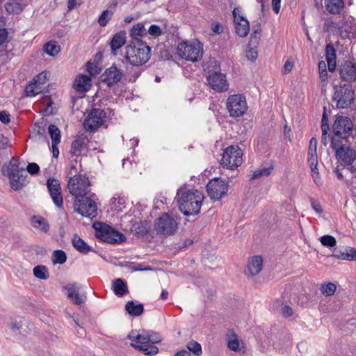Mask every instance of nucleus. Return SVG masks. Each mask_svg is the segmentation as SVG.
<instances>
[{"mask_svg":"<svg viewBox=\"0 0 356 356\" xmlns=\"http://www.w3.org/2000/svg\"><path fill=\"white\" fill-rule=\"evenodd\" d=\"M177 196L179 209L184 215L188 216L199 213L204 200L202 192L180 188L177 191Z\"/></svg>","mask_w":356,"mask_h":356,"instance_id":"1","label":"nucleus"},{"mask_svg":"<svg viewBox=\"0 0 356 356\" xmlns=\"http://www.w3.org/2000/svg\"><path fill=\"white\" fill-rule=\"evenodd\" d=\"M134 343L131 346L141 350L147 355H154L159 352V348L153 345L161 341V336L154 332L143 331L141 334L134 335L133 333L129 334Z\"/></svg>","mask_w":356,"mask_h":356,"instance_id":"2","label":"nucleus"},{"mask_svg":"<svg viewBox=\"0 0 356 356\" xmlns=\"http://www.w3.org/2000/svg\"><path fill=\"white\" fill-rule=\"evenodd\" d=\"M125 49V59L132 65H143L150 58V48L140 40L132 42Z\"/></svg>","mask_w":356,"mask_h":356,"instance_id":"3","label":"nucleus"},{"mask_svg":"<svg viewBox=\"0 0 356 356\" xmlns=\"http://www.w3.org/2000/svg\"><path fill=\"white\" fill-rule=\"evenodd\" d=\"M1 170L8 177L10 186L14 190H18L26 184V172L24 167H19L17 160L13 159L6 167L3 166Z\"/></svg>","mask_w":356,"mask_h":356,"instance_id":"4","label":"nucleus"},{"mask_svg":"<svg viewBox=\"0 0 356 356\" xmlns=\"http://www.w3.org/2000/svg\"><path fill=\"white\" fill-rule=\"evenodd\" d=\"M355 94L349 84L336 86L334 87L332 101L337 108H349L355 100Z\"/></svg>","mask_w":356,"mask_h":356,"instance_id":"5","label":"nucleus"},{"mask_svg":"<svg viewBox=\"0 0 356 356\" xmlns=\"http://www.w3.org/2000/svg\"><path fill=\"white\" fill-rule=\"evenodd\" d=\"M177 55L186 60L197 62L203 54V47L200 42H184L178 44Z\"/></svg>","mask_w":356,"mask_h":356,"instance_id":"6","label":"nucleus"},{"mask_svg":"<svg viewBox=\"0 0 356 356\" xmlns=\"http://www.w3.org/2000/svg\"><path fill=\"white\" fill-rule=\"evenodd\" d=\"M93 227L95 229V236L102 241L117 244L125 240L122 233L106 224L97 222L93 224Z\"/></svg>","mask_w":356,"mask_h":356,"instance_id":"7","label":"nucleus"},{"mask_svg":"<svg viewBox=\"0 0 356 356\" xmlns=\"http://www.w3.org/2000/svg\"><path fill=\"white\" fill-rule=\"evenodd\" d=\"M243 153L237 145H230L223 152L220 164L227 169L234 170L243 163Z\"/></svg>","mask_w":356,"mask_h":356,"instance_id":"8","label":"nucleus"},{"mask_svg":"<svg viewBox=\"0 0 356 356\" xmlns=\"http://www.w3.org/2000/svg\"><path fill=\"white\" fill-rule=\"evenodd\" d=\"M331 147L336 152L337 159L343 165H351L356 159L355 150L336 138H332Z\"/></svg>","mask_w":356,"mask_h":356,"instance_id":"9","label":"nucleus"},{"mask_svg":"<svg viewBox=\"0 0 356 356\" xmlns=\"http://www.w3.org/2000/svg\"><path fill=\"white\" fill-rule=\"evenodd\" d=\"M353 122L348 117L337 116L332 125L334 133L332 138H337L338 141L342 140L347 142L348 137L353 131Z\"/></svg>","mask_w":356,"mask_h":356,"instance_id":"10","label":"nucleus"},{"mask_svg":"<svg viewBox=\"0 0 356 356\" xmlns=\"http://www.w3.org/2000/svg\"><path fill=\"white\" fill-rule=\"evenodd\" d=\"M90 183L88 177L85 176L74 175L68 182L70 193L76 198L84 197L90 191Z\"/></svg>","mask_w":356,"mask_h":356,"instance_id":"11","label":"nucleus"},{"mask_svg":"<svg viewBox=\"0 0 356 356\" xmlns=\"http://www.w3.org/2000/svg\"><path fill=\"white\" fill-rule=\"evenodd\" d=\"M227 109L231 117H241L248 109L245 97L241 94L230 95L226 102Z\"/></svg>","mask_w":356,"mask_h":356,"instance_id":"12","label":"nucleus"},{"mask_svg":"<svg viewBox=\"0 0 356 356\" xmlns=\"http://www.w3.org/2000/svg\"><path fill=\"white\" fill-rule=\"evenodd\" d=\"M74 211L87 218H94L97 216V205L88 197L76 198L73 203Z\"/></svg>","mask_w":356,"mask_h":356,"instance_id":"13","label":"nucleus"},{"mask_svg":"<svg viewBox=\"0 0 356 356\" xmlns=\"http://www.w3.org/2000/svg\"><path fill=\"white\" fill-rule=\"evenodd\" d=\"M154 227L157 233L164 236H170L177 231L178 223L172 216L164 213L156 219Z\"/></svg>","mask_w":356,"mask_h":356,"instance_id":"14","label":"nucleus"},{"mask_svg":"<svg viewBox=\"0 0 356 356\" xmlns=\"http://www.w3.org/2000/svg\"><path fill=\"white\" fill-rule=\"evenodd\" d=\"M106 119V115L104 110L93 108L84 120L83 127L87 131H95L104 124Z\"/></svg>","mask_w":356,"mask_h":356,"instance_id":"15","label":"nucleus"},{"mask_svg":"<svg viewBox=\"0 0 356 356\" xmlns=\"http://www.w3.org/2000/svg\"><path fill=\"white\" fill-rule=\"evenodd\" d=\"M228 190L227 183L220 178H215L209 181L207 185V191L211 199L220 200Z\"/></svg>","mask_w":356,"mask_h":356,"instance_id":"16","label":"nucleus"},{"mask_svg":"<svg viewBox=\"0 0 356 356\" xmlns=\"http://www.w3.org/2000/svg\"><path fill=\"white\" fill-rule=\"evenodd\" d=\"M123 76V70L118 69L115 65H112L104 72L100 79L102 83L111 88L119 83Z\"/></svg>","mask_w":356,"mask_h":356,"instance_id":"17","label":"nucleus"},{"mask_svg":"<svg viewBox=\"0 0 356 356\" xmlns=\"http://www.w3.org/2000/svg\"><path fill=\"white\" fill-rule=\"evenodd\" d=\"M207 81L210 87L216 92H222L228 90V81L225 75L221 72H209Z\"/></svg>","mask_w":356,"mask_h":356,"instance_id":"18","label":"nucleus"},{"mask_svg":"<svg viewBox=\"0 0 356 356\" xmlns=\"http://www.w3.org/2000/svg\"><path fill=\"white\" fill-rule=\"evenodd\" d=\"M47 186L54 203L58 208H62L63 200L61 195L60 181L54 178H49L47 181Z\"/></svg>","mask_w":356,"mask_h":356,"instance_id":"19","label":"nucleus"},{"mask_svg":"<svg viewBox=\"0 0 356 356\" xmlns=\"http://www.w3.org/2000/svg\"><path fill=\"white\" fill-rule=\"evenodd\" d=\"M339 74L341 80L351 82L356 79V67L349 60L345 61L340 65Z\"/></svg>","mask_w":356,"mask_h":356,"instance_id":"20","label":"nucleus"},{"mask_svg":"<svg viewBox=\"0 0 356 356\" xmlns=\"http://www.w3.org/2000/svg\"><path fill=\"white\" fill-rule=\"evenodd\" d=\"M80 287L76 283L68 284L63 286V290L67 291V298L70 299L74 304L81 305L86 300V296L85 295H80L79 291Z\"/></svg>","mask_w":356,"mask_h":356,"instance_id":"21","label":"nucleus"},{"mask_svg":"<svg viewBox=\"0 0 356 356\" xmlns=\"http://www.w3.org/2000/svg\"><path fill=\"white\" fill-rule=\"evenodd\" d=\"M234 19L236 23V33L241 37H245L250 30L248 21L243 16L236 17V11L234 12Z\"/></svg>","mask_w":356,"mask_h":356,"instance_id":"22","label":"nucleus"},{"mask_svg":"<svg viewBox=\"0 0 356 356\" xmlns=\"http://www.w3.org/2000/svg\"><path fill=\"white\" fill-rule=\"evenodd\" d=\"M91 86V79L83 74L78 75L74 81V88L77 92H86Z\"/></svg>","mask_w":356,"mask_h":356,"instance_id":"23","label":"nucleus"},{"mask_svg":"<svg viewBox=\"0 0 356 356\" xmlns=\"http://www.w3.org/2000/svg\"><path fill=\"white\" fill-rule=\"evenodd\" d=\"M333 256L342 260L356 261V250L349 247L337 249Z\"/></svg>","mask_w":356,"mask_h":356,"instance_id":"24","label":"nucleus"},{"mask_svg":"<svg viewBox=\"0 0 356 356\" xmlns=\"http://www.w3.org/2000/svg\"><path fill=\"white\" fill-rule=\"evenodd\" d=\"M126 42V33L120 31L116 33L110 42V47L114 55L115 51L124 45Z\"/></svg>","mask_w":356,"mask_h":356,"instance_id":"25","label":"nucleus"},{"mask_svg":"<svg viewBox=\"0 0 356 356\" xmlns=\"http://www.w3.org/2000/svg\"><path fill=\"white\" fill-rule=\"evenodd\" d=\"M87 140L86 136L83 134L78 136L72 144L70 154L76 156H79Z\"/></svg>","mask_w":356,"mask_h":356,"instance_id":"26","label":"nucleus"},{"mask_svg":"<svg viewBox=\"0 0 356 356\" xmlns=\"http://www.w3.org/2000/svg\"><path fill=\"white\" fill-rule=\"evenodd\" d=\"M344 6L343 0H325V8L330 14H339Z\"/></svg>","mask_w":356,"mask_h":356,"instance_id":"27","label":"nucleus"},{"mask_svg":"<svg viewBox=\"0 0 356 356\" xmlns=\"http://www.w3.org/2000/svg\"><path fill=\"white\" fill-rule=\"evenodd\" d=\"M356 29L353 23L345 18H343L341 20H339V35L341 38H348L349 37L350 33H352L353 30Z\"/></svg>","mask_w":356,"mask_h":356,"instance_id":"28","label":"nucleus"},{"mask_svg":"<svg viewBox=\"0 0 356 356\" xmlns=\"http://www.w3.org/2000/svg\"><path fill=\"white\" fill-rule=\"evenodd\" d=\"M112 287L115 294L118 296H122L129 292L127 283L121 278L114 280Z\"/></svg>","mask_w":356,"mask_h":356,"instance_id":"29","label":"nucleus"},{"mask_svg":"<svg viewBox=\"0 0 356 356\" xmlns=\"http://www.w3.org/2000/svg\"><path fill=\"white\" fill-rule=\"evenodd\" d=\"M125 309L132 316H139L144 312V307L142 303L136 305L134 301H128L125 305Z\"/></svg>","mask_w":356,"mask_h":356,"instance_id":"30","label":"nucleus"},{"mask_svg":"<svg viewBox=\"0 0 356 356\" xmlns=\"http://www.w3.org/2000/svg\"><path fill=\"white\" fill-rule=\"evenodd\" d=\"M31 225L35 229L41 230L43 232H47L49 229V225L47 220L41 216H34L31 218Z\"/></svg>","mask_w":356,"mask_h":356,"instance_id":"31","label":"nucleus"},{"mask_svg":"<svg viewBox=\"0 0 356 356\" xmlns=\"http://www.w3.org/2000/svg\"><path fill=\"white\" fill-rule=\"evenodd\" d=\"M72 241L73 246L76 248V250L81 253H88L92 249L78 235L74 236Z\"/></svg>","mask_w":356,"mask_h":356,"instance_id":"32","label":"nucleus"},{"mask_svg":"<svg viewBox=\"0 0 356 356\" xmlns=\"http://www.w3.org/2000/svg\"><path fill=\"white\" fill-rule=\"evenodd\" d=\"M227 346L228 348L235 352L240 351V341L237 335L233 330H229L227 334Z\"/></svg>","mask_w":356,"mask_h":356,"instance_id":"33","label":"nucleus"},{"mask_svg":"<svg viewBox=\"0 0 356 356\" xmlns=\"http://www.w3.org/2000/svg\"><path fill=\"white\" fill-rule=\"evenodd\" d=\"M44 87L40 83L35 82L33 80V82L30 83L25 88V92L29 97H33L36 95H38L42 92Z\"/></svg>","mask_w":356,"mask_h":356,"instance_id":"34","label":"nucleus"},{"mask_svg":"<svg viewBox=\"0 0 356 356\" xmlns=\"http://www.w3.org/2000/svg\"><path fill=\"white\" fill-rule=\"evenodd\" d=\"M5 8L8 13H19L24 7L17 0H10L6 3Z\"/></svg>","mask_w":356,"mask_h":356,"instance_id":"35","label":"nucleus"},{"mask_svg":"<svg viewBox=\"0 0 356 356\" xmlns=\"http://www.w3.org/2000/svg\"><path fill=\"white\" fill-rule=\"evenodd\" d=\"M323 30L336 34L339 33V21L334 22L331 19L325 20L323 24Z\"/></svg>","mask_w":356,"mask_h":356,"instance_id":"36","label":"nucleus"},{"mask_svg":"<svg viewBox=\"0 0 356 356\" xmlns=\"http://www.w3.org/2000/svg\"><path fill=\"white\" fill-rule=\"evenodd\" d=\"M60 48L56 42H49L44 46V51L49 56H54L58 54Z\"/></svg>","mask_w":356,"mask_h":356,"instance_id":"37","label":"nucleus"},{"mask_svg":"<svg viewBox=\"0 0 356 356\" xmlns=\"http://www.w3.org/2000/svg\"><path fill=\"white\" fill-rule=\"evenodd\" d=\"M67 259L66 254L64 251L61 250H55L53 252L51 261L53 264L56 265H62L63 264Z\"/></svg>","mask_w":356,"mask_h":356,"instance_id":"38","label":"nucleus"},{"mask_svg":"<svg viewBox=\"0 0 356 356\" xmlns=\"http://www.w3.org/2000/svg\"><path fill=\"white\" fill-rule=\"evenodd\" d=\"M273 170V167L270 165L268 167H264L254 170L250 179H257L262 177H268L270 175Z\"/></svg>","mask_w":356,"mask_h":356,"instance_id":"39","label":"nucleus"},{"mask_svg":"<svg viewBox=\"0 0 356 356\" xmlns=\"http://www.w3.org/2000/svg\"><path fill=\"white\" fill-rule=\"evenodd\" d=\"M146 29L143 23L139 22L133 26L130 31V35L133 38L143 36L146 34Z\"/></svg>","mask_w":356,"mask_h":356,"instance_id":"40","label":"nucleus"},{"mask_svg":"<svg viewBox=\"0 0 356 356\" xmlns=\"http://www.w3.org/2000/svg\"><path fill=\"white\" fill-rule=\"evenodd\" d=\"M48 131L51 138V143H60V132L56 125L50 124L48 127Z\"/></svg>","mask_w":356,"mask_h":356,"instance_id":"41","label":"nucleus"},{"mask_svg":"<svg viewBox=\"0 0 356 356\" xmlns=\"http://www.w3.org/2000/svg\"><path fill=\"white\" fill-rule=\"evenodd\" d=\"M337 289V286L332 282H325L321 284L320 290L325 296H332Z\"/></svg>","mask_w":356,"mask_h":356,"instance_id":"42","label":"nucleus"},{"mask_svg":"<svg viewBox=\"0 0 356 356\" xmlns=\"http://www.w3.org/2000/svg\"><path fill=\"white\" fill-rule=\"evenodd\" d=\"M186 348L189 350L188 352H192L196 356H200L202 353L201 345L195 341L192 340L189 341L186 345Z\"/></svg>","mask_w":356,"mask_h":356,"instance_id":"43","label":"nucleus"},{"mask_svg":"<svg viewBox=\"0 0 356 356\" xmlns=\"http://www.w3.org/2000/svg\"><path fill=\"white\" fill-rule=\"evenodd\" d=\"M320 241L323 245L325 247H334L336 245L337 241L334 237L330 235H325L321 237Z\"/></svg>","mask_w":356,"mask_h":356,"instance_id":"44","label":"nucleus"},{"mask_svg":"<svg viewBox=\"0 0 356 356\" xmlns=\"http://www.w3.org/2000/svg\"><path fill=\"white\" fill-rule=\"evenodd\" d=\"M263 265V259L259 255H255L250 257L248 261L247 267H261Z\"/></svg>","mask_w":356,"mask_h":356,"instance_id":"45","label":"nucleus"},{"mask_svg":"<svg viewBox=\"0 0 356 356\" xmlns=\"http://www.w3.org/2000/svg\"><path fill=\"white\" fill-rule=\"evenodd\" d=\"M113 13L111 10H104L99 17L98 22L101 26H105L108 21L111 18Z\"/></svg>","mask_w":356,"mask_h":356,"instance_id":"46","label":"nucleus"},{"mask_svg":"<svg viewBox=\"0 0 356 356\" xmlns=\"http://www.w3.org/2000/svg\"><path fill=\"white\" fill-rule=\"evenodd\" d=\"M261 32V29L259 26H257L255 29L253 30L252 33L250 35V45H253L254 47H256L258 45L259 42V35Z\"/></svg>","mask_w":356,"mask_h":356,"instance_id":"47","label":"nucleus"},{"mask_svg":"<svg viewBox=\"0 0 356 356\" xmlns=\"http://www.w3.org/2000/svg\"><path fill=\"white\" fill-rule=\"evenodd\" d=\"M257 47H254L253 45H250V41H249L248 47H247V51H246V57L248 59L251 60H254L257 58Z\"/></svg>","mask_w":356,"mask_h":356,"instance_id":"48","label":"nucleus"},{"mask_svg":"<svg viewBox=\"0 0 356 356\" xmlns=\"http://www.w3.org/2000/svg\"><path fill=\"white\" fill-rule=\"evenodd\" d=\"M33 275L40 280H47L49 276L47 268H33Z\"/></svg>","mask_w":356,"mask_h":356,"instance_id":"49","label":"nucleus"},{"mask_svg":"<svg viewBox=\"0 0 356 356\" xmlns=\"http://www.w3.org/2000/svg\"><path fill=\"white\" fill-rule=\"evenodd\" d=\"M124 202V200L122 197H113L111 199V209L121 211Z\"/></svg>","mask_w":356,"mask_h":356,"instance_id":"50","label":"nucleus"},{"mask_svg":"<svg viewBox=\"0 0 356 356\" xmlns=\"http://www.w3.org/2000/svg\"><path fill=\"white\" fill-rule=\"evenodd\" d=\"M326 60H336V51L334 47L329 44L325 47Z\"/></svg>","mask_w":356,"mask_h":356,"instance_id":"51","label":"nucleus"},{"mask_svg":"<svg viewBox=\"0 0 356 356\" xmlns=\"http://www.w3.org/2000/svg\"><path fill=\"white\" fill-rule=\"evenodd\" d=\"M318 71L321 81H325L327 79V72L325 61L321 60L318 63Z\"/></svg>","mask_w":356,"mask_h":356,"instance_id":"52","label":"nucleus"},{"mask_svg":"<svg viewBox=\"0 0 356 356\" xmlns=\"http://www.w3.org/2000/svg\"><path fill=\"white\" fill-rule=\"evenodd\" d=\"M307 163L309 167L318 165L317 152H307Z\"/></svg>","mask_w":356,"mask_h":356,"instance_id":"53","label":"nucleus"},{"mask_svg":"<svg viewBox=\"0 0 356 356\" xmlns=\"http://www.w3.org/2000/svg\"><path fill=\"white\" fill-rule=\"evenodd\" d=\"M329 129L328 119L324 113L321 120V130L323 136L327 135Z\"/></svg>","mask_w":356,"mask_h":356,"instance_id":"54","label":"nucleus"},{"mask_svg":"<svg viewBox=\"0 0 356 356\" xmlns=\"http://www.w3.org/2000/svg\"><path fill=\"white\" fill-rule=\"evenodd\" d=\"M148 33L152 36L157 37L161 34V29L156 24H152L148 29Z\"/></svg>","mask_w":356,"mask_h":356,"instance_id":"55","label":"nucleus"},{"mask_svg":"<svg viewBox=\"0 0 356 356\" xmlns=\"http://www.w3.org/2000/svg\"><path fill=\"white\" fill-rule=\"evenodd\" d=\"M263 268H244L243 273L248 277H252L259 274Z\"/></svg>","mask_w":356,"mask_h":356,"instance_id":"56","label":"nucleus"},{"mask_svg":"<svg viewBox=\"0 0 356 356\" xmlns=\"http://www.w3.org/2000/svg\"><path fill=\"white\" fill-rule=\"evenodd\" d=\"M33 81L44 86L47 82V74L44 72L40 73L33 79Z\"/></svg>","mask_w":356,"mask_h":356,"instance_id":"57","label":"nucleus"},{"mask_svg":"<svg viewBox=\"0 0 356 356\" xmlns=\"http://www.w3.org/2000/svg\"><path fill=\"white\" fill-rule=\"evenodd\" d=\"M26 169L29 173L31 175H35L39 172L40 167L35 163H31L28 164Z\"/></svg>","mask_w":356,"mask_h":356,"instance_id":"58","label":"nucleus"},{"mask_svg":"<svg viewBox=\"0 0 356 356\" xmlns=\"http://www.w3.org/2000/svg\"><path fill=\"white\" fill-rule=\"evenodd\" d=\"M310 169H311L312 176L313 177L314 182L316 184H319L320 179H319V173L318 171L317 165L310 167Z\"/></svg>","mask_w":356,"mask_h":356,"instance_id":"59","label":"nucleus"},{"mask_svg":"<svg viewBox=\"0 0 356 356\" xmlns=\"http://www.w3.org/2000/svg\"><path fill=\"white\" fill-rule=\"evenodd\" d=\"M0 121L3 124L10 122V114L6 111H0Z\"/></svg>","mask_w":356,"mask_h":356,"instance_id":"60","label":"nucleus"},{"mask_svg":"<svg viewBox=\"0 0 356 356\" xmlns=\"http://www.w3.org/2000/svg\"><path fill=\"white\" fill-rule=\"evenodd\" d=\"M293 65H294V64L292 61L287 60L283 66V69H282L283 74H287V73L290 72L292 70Z\"/></svg>","mask_w":356,"mask_h":356,"instance_id":"61","label":"nucleus"},{"mask_svg":"<svg viewBox=\"0 0 356 356\" xmlns=\"http://www.w3.org/2000/svg\"><path fill=\"white\" fill-rule=\"evenodd\" d=\"M211 29L216 34H220L223 31V27L220 23H213L211 24Z\"/></svg>","mask_w":356,"mask_h":356,"instance_id":"62","label":"nucleus"},{"mask_svg":"<svg viewBox=\"0 0 356 356\" xmlns=\"http://www.w3.org/2000/svg\"><path fill=\"white\" fill-rule=\"evenodd\" d=\"M293 313V309L287 305H285L282 308V314L284 317L291 316Z\"/></svg>","mask_w":356,"mask_h":356,"instance_id":"63","label":"nucleus"},{"mask_svg":"<svg viewBox=\"0 0 356 356\" xmlns=\"http://www.w3.org/2000/svg\"><path fill=\"white\" fill-rule=\"evenodd\" d=\"M311 205L312 209L316 212V213H321L322 212V208L319 202L314 200V199H311Z\"/></svg>","mask_w":356,"mask_h":356,"instance_id":"64","label":"nucleus"}]
</instances>
